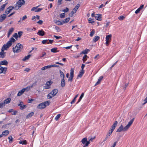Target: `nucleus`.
Masks as SVG:
<instances>
[{"label": "nucleus", "mask_w": 147, "mask_h": 147, "mask_svg": "<svg viewBox=\"0 0 147 147\" xmlns=\"http://www.w3.org/2000/svg\"><path fill=\"white\" fill-rule=\"evenodd\" d=\"M134 119L135 118H134L132 119L128 122V124L124 127L122 125H121L117 129L116 132H120L121 131H127L133 123Z\"/></svg>", "instance_id": "obj_1"}, {"label": "nucleus", "mask_w": 147, "mask_h": 147, "mask_svg": "<svg viewBox=\"0 0 147 147\" xmlns=\"http://www.w3.org/2000/svg\"><path fill=\"white\" fill-rule=\"evenodd\" d=\"M23 46L20 43H18L16 46L13 48V51L14 53H19L21 51V49L23 48Z\"/></svg>", "instance_id": "obj_2"}, {"label": "nucleus", "mask_w": 147, "mask_h": 147, "mask_svg": "<svg viewBox=\"0 0 147 147\" xmlns=\"http://www.w3.org/2000/svg\"><path fill=\"white\" fill-rule=\"evenodd\" d=\"M25 2L24 0H19L16 4V5L15 7V9L16 10H18L21 6L25 4Z\"/></svg>", "instance_id": "obj_3"}, {"label": "nucleus", "mask_w": 147, "mask_h": 147, "mask_svg": "<svg viewBox=\"0 0 147 147\" xmlns=\"http://www.w3.org/2000/svg\"><path fill=\"white\" fill-rule=\"evenodd\" d=\"M49 105V102L48 101H46L43 102L39 104L37 106L38 108L40 109H42L45 108L46 106Z\"/></svg>", "instance_id": "obj_4"}, {"label": "nucleus", "mask_w": 147, "mask_h": 147, "mask_svg": "<svg viewBox=\"0 0 147 147\" xmlns=\"http://www.w3.org/2000/svg\"><path fill=\"white\" fill-rule=\"evenodd\" d=\"M74 69L73 68H71L70 70V76L68 80V81L72 82L74 76Z\"/></svg>", "instance_id": "obj_5"}, {"label": "nucleus", "mask_w": 147, "mask_h": 147, "mask_svg": "<svg viewBox=\"0 0 147 147\" xmlns=\"http://www.w3.org/2000/svg\"><path fill=\"white\" fill-rule=\"evenodd\" d=\"M11 99L10 98H8L4 100V102L0 104V108L3 107L5 106V104H6L9 103L11 101Z\"/></svg>", "instance_id": "obj_6"}, {"label": "nucleus", "mask_w": 147, "mask_h": 147, "mask_svg": "<svg viewBox=\"0 0 147 147\" xmlns=\"http://www.w3.org/2000/svg\"><path fill=\"white\" fill-rule=\"evenodd\" d=\"M118 123V122L117 121H115L114 123L111 126V129L109 131V132H110L111 134H112L113 131L115 129L116 127L117 126Z\"/></svg>", "instance_id": "obj_7"}, {"label": "nucleus", "mask_w": 147, "mask_h": 147, "mask_svg": "<svg viewBox=\"0 0 147 147\" xmlns=\"http://www.w3.org/2000/svg\"><path fill=\"white\" fill-rule=\"evenodd\" d=\"M112 35L109 34L106 36V45L108 46L109 42L111 41V39Z\"/></svg>", "instance_id": "obj_8"}, {"label": "nucleus", "mask_w": 147, "mask_h": 147, "mask_svg": "<svg viewBox=\"0 0 147 147\" xmlns=\"http://www.w3.org/2000/svg\"><path fill=\"white\" fill-rule=\"evenodd\" d=\"M16 41L14 38L11 37L10 38L9 40L7 42L6 45L9 47L12 45V42H14Z\"/></svg>", "instance_id": "obj_9"}, {"label": "nucleus", "mask_w": 147, "mask_h": 147, "mask_svg": "<svg viewBox=\"0 0 147 147\" xmlns=\"http://www.w3.org/2000/svg\"><path fill=\"white\" fill-rule=\"evenodd\" d=\"M53 82L51 81L47 82L45 86H44V89H48L50 88V85L52 84Z\"/></svg>", "instance_id": "obj_10"}, {"label": "nucleus", "mask_w": 147, "mask_h": 147, "mask_svg": "<svg viewBox=\"0 0 147 147\" xmlns=\"http://www.w3.org/2000/svg\"><path fill=\"white\" fill-rule=\"evenodd\" d=\"M15 8V7L13 6H10L8 7L7 8V10H6L5 11V13L7 15L9 13H10L11 11L13 9Z\"/></svg>", "instance_id": "obj_11"}, {"label": "nucleus", "mask_w": 147, "mask_h": 147, "mask_svg": "<svg viewBox=\"0 0 147 147\" xmlns=\"http://www.w3.org/2000/svg\"><path fill=\"white\" fill-rule=\"evenodd\" d=\"M7 67H3L0 66V74L3 73L5 74L7 70Z\"/></svg>", "instance_id": "obj_12"}, {"label": "nucleus", "mask_w": 147, "mask_h": 147, "mask_svg": "<svg viewBox=\"0 0 147 147\" xmlns=\"http://www.w3.org/2000/svg\"><path fill=\"white\" fill-rule=\"evenodd\" d=\"M58 92V90L57 89H55L51 92L50 94H51V95L53 96H54L57 94Z\"/></svg>", "instance_id": "obj_13"}, {"label": "nucleus", "mask_w": 147, "mask_h": 147, "mask_svg": "<svg viewBox=\"0 0 147 147\" xmlns=\"http://www.w3.org/2000/svg\"><path fill=\"white\" fill-rule=\"evenodd\" d=\"M6 14H4L0 16V22H1L5 19L6 18Z\"/></svg>", "instance_id": "obj_14"}, {"label": "nucleus", "mask_w": 147, "mask_h": 147, "mask_svg": "<svg viewBox=\"0 0 147 147\" xmlns=\"http://www.w3.org/2000/svg\"><path fill=\"white\" fill-rule=\"evenodd\" d=\"M23 102L21 101L20 102V103L18 104V105L20 107V109L21 110H23L27 106L26 105H23Z\"/></svg>", "instance_id": "obj_15"}, {"label": "nucleus", "mask_w": 147, "mask_h": 147, "mask_svg": "<svg viewBox=\"0 0 147 147\" xmlns=\"http://www.w3.org/2000/svg\"><path fill=\"white\" fill-rule=\"evenodd\" d=\"M8 64V62L5 60H4L2 61H0V66L2 65H7Z\"/></svg>", "instance_id": "obj_16"}, {"label": "nucleus", "mask_w": 147, "mask_h": 147, "mask_svg": "<svg viewBox=\"0 0 147 147\" xmlns=\"http://www.w3.org/2000/svg\"><path fill=\"white\" fill-rule=\"evenodd\" d=\"M24 92H25V89L23 88L21 90L19 91L17 94V96H21L24 93Z\"/></svg>", "instance_id": "obj_17"}, {"label": "nucleus", "mask_w": 147, "mask_h": 147, "mask_svg": "<svg viewBox=\"0 0 147 147\" xmlns=\"http://www.w3.org/2000/svg\"><path fill=\"white\" fill-rule=\"evenodd\" d=\"M84 71H82V70H80L79 72V74L77 76V78H78V77L80 78H81L83 74H84Z\"/></svg>", "instance_id": "obj_18"}, {"label": "nucleus", "mask_w": 147, "mask_h": 147, "mask_svg": "<svg viewBox=\"0 0 147 147\" xmlns=\"http://www.w3.org/2000/svg\"><path fill=\"white\" fill-rule=\"evenodd\" d=\"M45 32L44 31H43L42 30H39L37 33V34H38L40 36H43L45 35Z\"/></svg>", "instance_id": "obj_19"}, {"label": "nucleus", "mask_w": 147, "mask_h": 147, "mask_svg": "<svg viewBox=\"0 0 147 147\" xmlns=\"http://www.w3.org/2000/svg\"><path fill=\"white\" fill-rule=\"evenodd\" d=\"M54 22L55 23L59 25H61L63 24V22L57 20H54Z\"/></svg>", "instance_id": "obj_20"}, {"label": "nucleus", "mask_w": 147, "mask_h": 147, "mask_svg": "<svg viewBox=\"0 0 147 147\" xmlns=\"http://www.w3.org/2000/svg\"><path fill=\"white\" fill-rule=\"evenodd\" d=\"M103 78V76H101L99 78V79H98L97 82L96 83L94 86H96L99 84H100V83L101 82V80H102V79Z\"/></svg>", "instance_id": "obj_21"}, {"label": "nucleus", "mask_w": 147, "mask_h": 147, "mask_svg": "<svg viewBox=\"0 0 147 147\" xmlns=\"http://www.w3.org/2000/svg\"><path fill=\"white\" fill-rule=\"evenodd\" d=\"M13 30L14 28H11L9 30V32L7 35V37H9L10 35L12 33Z\"/></svg>", "instance_id": "obj_22"}, {"label": "nucleus", "mask_w": 147, "mask_h": 147, "mask_svg": "<svg viewBox=\"0 0 147 147\" xmlns=\"http://www.w3.org/2000/svg\"><path fill=\"white\" fill-rule=\"evenodd\" d=\"M95 17L96 20L101 21V15L100 14H97L95 16Z\"/></svg>", "instance_id": "obj_23"}, {"label": "nucleus", "mask_w": 147, "mask_h": 147, "mask_svg": "<svg viewBox=\"0 0 147 147\" xmlns=\"http://www.w3.org/2000/svg\"><path fill=\"white\" fill-rule=\"evenodd\" d=\"M9 133V131L8 130L4 131L2 132V134L3 136H7Z\"/></svg>", "instance_id": "obj_24"}, {"label": "nucleus", "mask_w": 147, "mask_h": 147, "mask_svg": "<svg viewBox=\"0 0 147 147\" xmlns=\"http://www.w3.org/2000/svg\"><path fill=\"white\" fill-rule=\"evenodd\" d=\"M65 81L64 79H61V86L62 87H63L65 86Z\"/></svg>", "instance_id": "obj_25"}, {"label": "nucleus", "mask_w": 147, "mask_h": 147, "mask_svg": "<svg viewBox=\"0 0 147 147\" xmlns=\"http://www.w3.org/2000/svg\"><path fill=\"white\" fill-rule=\"evenodd\" d=\"M57 48L55 47L51 49V51L52 53H55L58 52L59 51H57Z\"/></svg>", "instance_id": "obj_26"}, {"label": "nucleus", "mask_w": 147, "mask_h": 147, "mask_svg": "<svg viewBox=\"0 0 147 147\" xmlns=\"http://www.w3.org/2000/svg\"><path fill=\"white\" fill-rule=\"evenodd\" d=\"M30 55H28L27 56H26L24 57L22 59V61H25L30 58L31 57Z\"/></svg>", "instance_id": "obj_27"}, {"label": "nucleus", "mask_w": 147, "mask_h": 147, "mask_svg": "<svg viewBox=\"0 0 147 147\" xmlns=\"http://www.w3.org/2000/svg\"><path fill=\"white\" fill-rule=\"evenodd\" d=\"M80 5L79 4H78L76 5V6L73 9L74 11H75L76 12L77 10L78 9V8L80 7Z\"/></svg>", "instance_id": "obj_28"}, {"label": "nucleus", "mask_w": 147, "mask_h": 147, "mask_svg": "<svg viewBox=\"0 0 147 147\" xmlns=\"http://www.w3.org/2000/svg\"><path fill=\"white\" fill-rule=\"evenodd\" d=\"M51 67V65H49L46 66H45L42 67V68L41 69L42 70H45L47 69L48 68H49Z\"/></svg>", "instance_id": "obj_29"}, {"label": "nucleus", "mask_w": 147, "mask_h": 147, "mask_svg": "<svg viewBox=\"0 0 147 147\" xmlns=\"http://www.w3.org/2000/svg\"><path fill=\"white\" fill-rule=\"evenodd\" d=\"M59 71L61 77L62 78V79H64L65 77V76L63 72L61 71V70H60Z\"/></svg>", "instance_id": "obj_30"}, {"label": "nucleus", "mask_w": 147, "mask_h": 147, "mask_svg": "<svg viewBox=\"0 0 147 147\" xmlns=\"http://www.w3.org/2000/svg\"><path fill=\"white\" fill-rule=\"evenodd\" d=\"M34 113L33 112H31L29 114H28L26 116V118H28L29 117H31L34 115Z\"/></svg>", "instance_id": "obj_31"}, {"label": "nucleus", "mask_w": 147, "mask_h": 147, "mask_svg": "<svg viewBox=\"0 0 147 147\" xmlns=\"http://www.w3.org/2000/svg\"><path fill=\"white\" fill-rule=\"evenodd\" d=\"M70 20L69 18H66V19L64 20L63 22H63V23H67Z\"/></svg>", "instance_id": "obj_32"}, {"label": "nucleus", "mask_w": 147, "mask_h": 147, "mask_svg": "<svg viewBox=\"0 0 147 147\" xmlns=\"http://www.w3.org/2000/svg\"><path fill=\"white\" fill-rule=\"evenodd\" d=\"M100 38V37L99 36H95L93 39V41L96 42Z\"/></svg>", "instance_id": "obj_33"}, {"label": "nucleus", "mask_w": 147, "mask_h": 147, "mask_svg": "<svg viewBox=\"0 0 147 147\" xmlns=\"http://www.w3.org/2000/svg\"><path fill=\"white\" fill-rule=\"evenodd\" d=\"M0 57L3 58H4L5 56V55H6L5 53L0 52Z\"/></svg>", "instance_id": "obj_34"}, {"label": "nucleus", "mask_w": 147, "mask_h": 147, "mask_svg": "<svg viewBox=\"0 0 147 147\" xmlns=\"http://www.w3.org/2000/svg\"><path fill=\"white\" fill-rule=\"evenodd\" d=\"M87 141V139L85 138H83L81 140V142L83 144H85Z\"/></svg>", "instance_id": "obj_35"}, {"label": "nucleus", "mask_w": 147, "mask_h": 147, "mask_svg": "<svg viewBox=\"0 0 147 147\" xmlns=\"http://www.w3.org/2000/svg\"><path fill=\"white\" fill-rule=\"evenodd\" d=\"M90 51V50H89V49H86L85 50H84V51H82V52L81 53H83V54H86Z\"/></svg>", "instance_id": "obj_36"}, {"label": "nucleus", "mask_w": 147, "mask_h": 147, "mask_svg": "<svg viewBox=\"0 0 147 147\" xmlns=\"http://www.w3.org/2000/svg\"><path fill=\"white\" fill-rule=\"evenodd\" d=\"M19 143L20 144H26L27 142L26 140H24L23 141H20L19 142Z\"/></svg>", "instance_id": "obj_37"}, {"label": "nucleus", "mask_w": 147, "mask_h": 147, "mask_svg": "<svg viewBox=\"0 0 147 147\" xmlns=\"http://www.w3.org/2000/svg\"><path fill=\"white\" fill-rule=\"evenodd\" d=\"M84 93H82L81 94L80 96V97L79 99L78 100L77 102V103H78L82 99V98H83V97L84 96Z\"/></svg>", "instance_id": "obj_38"}, {"label": "nucleus", "mask_w": 147, "mask_h": 147, "mask_svg": "<svg viewBox=\"0 0 147 147\" xmlns=\"http://www.w3.org/2000/svg\"><path fill=\"white\" fill-rule=\"evenodd\" d=\"M92 31L90 32V36L91 37H92L94 34L95 33V30L94 29H92Z\"/></svg>", "instance_id": "obj_39"}, {"label": "nucleus", "mask_w": 147, "mask_h": 147, "mask_svg": "<svg viewBox=\"0 0 147 147\" xmlns=\"http://www.w3.org/2000/svg\"><path fill=\"white\" fill-rule=\"evenodd\" d=\"M8 139H9V142L11 143L13 140V139L11 136H9L8 137Z\"/></svg>", "instance_id": "obj_40"}, {"label": "nucleus", "mask_w": 147, "mask_h": 147, "mask_svg": "<svg viewBox=\"0 0 147 147\" xmlns=\"http://www.w3.org/2000/svg\"><path fill=\"white\" fill-rule=\"evenodd\" d=\"M88 56L87 55H84L83 57V60L84 63L85 62V61H86L87 58Z\"/></svg>", "instance_id": "obj_41"}, {"label": "nucleus", "mask_w": 147, "mask_h": 147, "mask_svg": "<svg viewBox=\"0 0 147 147\" xmlns=\"http://www.w3.org/2000/svg\"><path fill=\"white\" fill-rule=\"evenodd\" d=\"M23 32L22 31H19L18 32V36L20 38L22 36Z\"/></svg>", "instance_id": "obj_42"}, {"label": "nucleus", "mask_w": 147, "mask_h": 147, "mask_svg": "<svg viewBox=\"0 0 147 147\" xmlns=\"http://www.w3.org/2000/svg\"><path fill=\"white\" fill-rule=\"evenodd\" d=\"M76 13V12L73 10L69 14V16L71 17H72L73 16V14Z\"/></svg>", "instance_id": "obj_43"}, {"label": "nucleus", "mask_w": 147, "mask_h": 147, "mask_svg": "<svg viewBox=\"0 0 147 147\" xmlns=\"http://www.w3.org/2000/svg\"><path fill=\"white\" fill-rule=\"evenodd\" d=\"M93 20V19L91 18H90L88 19L89 22L92 24L94 23V22Z\"/></svg>", "instance_id": "obj_44"}, {"label": "nucleus", "mask_w": 147, "mask_h": 147, "mask_svg": "<svg viewBox=\"0 0 147 147\" xmlns=\"http://www.w3.org/2000/svg\"><path fill=\"white\" fill-rule=\"evenodd\" d=\"M125 18V17L123 16H120L118 17V19L121 20H123Z\"/></svg>", "instance_id": "obj_45"}, {"label": "nucleus", "mask_w": 147, "mask_h": 147, "mask_svg": "<svg viewBox=\"0 0 147 147\" xmlns=\"http://www.w3.org/2000/svg\"><path fill=\"white\" fill-rule=\"evenodd\" d=\"M2 47L5 50H7V49L9 48V47L6 44H4L3 47Z\"/></svg>", "instance_id": "obj_46"}, {"label": "nucleus", "mask_w": 147, "mask_h": 147, "mask_svg": "<svg viewBox=\"0 0 147 147\" xmlns=\"http://www.w3.org/2000/svg\"><path fill=\"white\" fill-rule=\"evenodd\" d=\"M36 83H37V82H34L33 83L32 85H31L30 86V88H33V87L35 86H36Z\"/></svg>", "instance_id": "obj_47"}, {"label": "nucleus", "mask_w": 147, "mask_h": 147, "mask_svg": "<svg viewBox=\"0 0 147 147\" xmlns=\"http://www.w3.org/2000/svg\"><path fill=\"white\" fill-rule=\"evenodd\" d=\"M61 114H58L55 117V119L56 121H57L59 119L61 116Z\"/></svg>", "instance_id": "obj_48"}, {"label": "nucleus", "mask_w": 147, "mask_h": 147, "mask_svg": "<svg viewBox=\"0 0 147 147\" xmlns=\"http://www.w3.org/2000/svg\"><path fill=\"white\" fill-rule=\"evenodd\" d=\"M65 13H62L60 15V17L61 18H65Z\"/></svg>", "instance_id": "obj_49"}, {"label": "nucleus", "mask_w": 147, "mask_h": 147, "mask_svg": "<svg viewBox=\"0 0 147 147\" xmlns=\"http://www.w3.org/2000/svg\"><path fill=\"white\" fill-rule=\"evenodd\" d=\"M47 97L48 98L50 99V98H52V97H53V96L51 95V94H50V93H49V94H48L47 95Z\"/></svg>", "instance_id": "obj_50"}, {"label": "nucleus", "mask_w": 147, "mask_h": 147, "mask_svg": "<svg viewBox=\"0 0 147 147\" xmlns=\"http://www.w3.org/2000/svg\"><path fill=\"white\" fill-rule=\"evenodd\" d=\"M30 86H28L26 88H23V89H25V91L27 92L29 91L30 89Z\"/></svg>", "instance_id": "obj_51"}, {"label": "nucleus", "mask_w": 147, "mask_h": 147, "mask_svg": "<svg viewBox=\"0 0 147 147\" xmlns=\"http://www.w3.org/2000/svg\"><path fill=\"white\" fill-rule=\"evenodd\" d=\"M48 40H44L42 41V44H44L45 43L47 44V42L48 41Z\"/></svg>", "instance_id": "obj_52"}, {"label": "nucleus", "mask_w": 147, "mask_h": 147, "mask_svg": "<svg viewBox=\"0 0 147 147\" xmlns=\"http://www.w3.org/2000/svg\"><path fill=\"white\" fill-rule=\"evenodd\" d=\"M69 10V9L68 8L66 7L65 9H64L63 10H62V11L64 12H67Z\"/></svg>", "instance_id": "obj_53"}, {"label": "nucleus", "mask_w": 147, "mask_h": 147, "mask_svg": "<svg viewBox=\"0 0 147 147\" xmlns=\"http://www.w3.org/2000/svg\"><path fill=\"white\" fill-rule=\"evenodd\" d=\"M46 53L45 52H42V55L40 56L39 57V58H42V57H44L45 55H46Z\"/></svg>", "instance_id": "obj_54"}, {"label": "nucleus", "mask_w": 147, "mask_h": 147, "mask_svg": "<svg viewBox=\"0 0 147 147\" xmlns=\"http://www.w3.org/2000/svg\"><path fill=\"white\" fill-rule=\"evenodd\" d=\"M128 84L129 83H127L125 84V85L123 86V89H124V90H125L126 89V87L128 86Z\"/></svg>", "instance_id": "obj_55"}, {"label": "nucleus", "mask_w": 147, "mask_h": 147, "mask_svg": "<svg viewBox=\"0 0 147 147\" xmlns=\"http://www.w3.org/2000/svg\"><path fill=\"white\" fill-rule=\"evenodd\" d=\"M13 37L15 38H17L18 37V36L17 33L14 34L13 35Z\"/></svg>", "instance_id": "obj_56"}, {"label": "nucleus", "mask_w": 147, "mask_h": 147, "mask_svg": "<svg viewBox=\"0 0 147 147\" xmlns=\"http://www.w3.org/2000/svg\"><path fill=\"white\" fill-rule=\"evenodd\" d=\"M51 65V67H59V65H57L56 64H54L53 65Z\"/></svg>", "instance_id": "obj_57"}, {"label": "nucleus", "mask_w": 147, "mask_h": 147, "mask_svg": "<svg viewBox=\"0 0 147 147\" xmlns=\"http://www.w3.org/2000/svg\"><path fill=\"white\" fill-rule=\"evenodd\" d=\"M62 0H58V4L59 5H60L62 4Z\"/></svg>", "instance_id": "obj_58"}, {"label": "nucleus", "mask_w": 147, "mask_h": 147, "mask_svg": "<svg viewBox=\"0 0 147 147\" xmlns=\"http://www.w3.org/2000/svg\"><path fill=\"white\" fill-rule=\"evenodd\" d=\"M85 66V65L84 64H82L81 66V68L82 69L80 70H82V71H84V67Z\"/></svg>", "instance_id": "obj_59"}, {"label": "nucleus", "mask_w": 147, "mask_h": 147, "mask_svg": "<svg viewBox=\"0 0 147 147\" xmlns=\"http://www.w3.org/2000/svg\"><path fill=\"white\" fill-rule=\"evenodd\" d=\"M140 8H138L137 10L136 11H135V13L136 14H137L140 12Z\"/></svg>", "instance_id": "obj_60"}, {"label": "nucleus", "mask_w": 147, "mask_h": 147, "mask_svg": "<svg viewBox=\"0 0 147 147\" xmlns=\"http://www.w3.org/2000/svg\"><path fill=\"white\" fill-rule=\"evenodd\" d=\"M53 40H49V42H47V44H52L53 42Z\"/></svg>", "instance_id": "obj_61"}, {"label": "nucleus", "mask_w": 147, "mask_h": 147, "mask_svg": "<svg viewBox=\"0 0 147 147\" xmlns=\"http://www.w3.org/2000/svg\"><path fill=\"white\" fill-rule=\"evenodd\" d=\"M39 6H37V7H33L32 9H31V10L32 11H34V10H35V9H36Z\"/></svg>", "instance_id": "obj_62"}, {"label": "nucleus", "mask_w": 147, "mask_h": 147, "mask_svg": "<svg viewBox=\"0 0 147 147\" xmlns=\"http://www.w3.org/2000/svg\"><path fill=\"white\" fill-rule=\"evenodd\" d=\"M34 100L31 98H29L28 100V102L29 103H31V101H33Z\"/></svg>", "instance_id": "obj_63"}, {"label": "nucleus", "mask_w": 147, "mask_h": 147, "mask_svg": "<svg viewBox=\"0 0 147 147\" xmlns=\"http://www.w3.org/2000/svg\"><path fill=\"white\" fill-rule=\"evenodd\" d=\"M37 23L40 24H42L43 23V21L42 20H39L37 22Z\"/></svg>", "instance_id": "obj_64"}]
</instances>
